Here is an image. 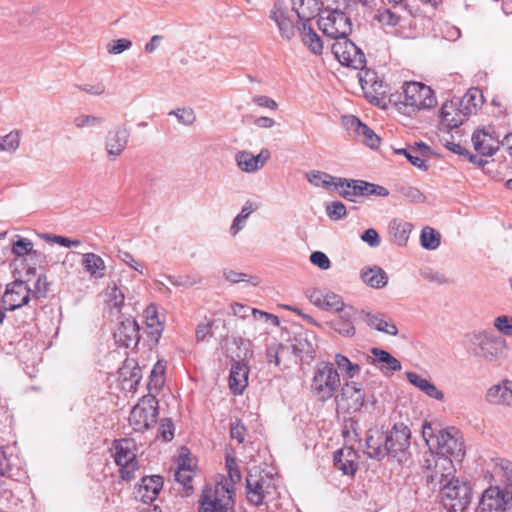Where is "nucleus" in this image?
Instances as JSON below:
<instances>
[{
  "label": "nucleus",
  "instance_id": "obj_1",
  "mask_svg": "<svg viewBox=\"0 0 512 512\" xmlns=\"http://www.w3.org/2000/svg\"><path fill=\"white\" fill-rule=\"evenodd\" d=\"M410 440L411 431L403 423H395L387 431L369 430L365 454L377 461L391 457L398 463H406L410 457Z\"/></svg>",
  "mask_w": 512,
  "mask_h": 512
},
{
  "label": "nucleus",
  "instance_id": "obj_2",
  "mask_svg": "<svg viewBox=\"0 0 512 512\" xmlns=\"http://www.w3.org/2000/svg\"><path fill=\"white\" fill-rule=\"evenodd\" d=\"M389 103L403 114L411 115L422 109H430L437 103L433 90L421 82H405L402 92L389 96Z\"/></svg>",
  "mask_w": 512,
  "mask_h": 512
},
{
  "label": "nucleus",
  "instance_id": "obj_3",
  "mask_svg": "<svg viewBox=\"0 0 512 512\" xmlns=\"http://www.w3.org/2000/svg\"><path fill=\"white\" fill-rule=\"evenodd\" d=\"M227 472L229 480L218 482L214 490L203 489L199 500V512H229L232 508L235 484L241 480V472L238 467Z\"/></svg>",
  "mask_w": 512,
  "mask_h": 512
},
{
  "label": "nucleus",
  "instance_id": "obj_4",
  "mask_svg": "<svg viewBox=\"0 0 512 512\" xmlns=\"http://www.w3.org/2000/svg\"><path fill=\"white\" fill-rule=\"evenodd\" d=\"M440 503L447 512H465L473 499V487L469 480L457 477L439 490Z\"/></svg>",
  "mask_w": 512,
  "mask_h": 512
},
{
  "label": "nucleus",
  "instance_id": "obj_5",
  "mask_svg": "<svg viewBox=\"0 0 512 512\" xmlns=\"http://www.w3.org/2000/svg\"><path fill=\"white\" fill-rule=\"evenodd\" d=\"M341 386L340 375L331 362H319L316 365L311 382L313 395L321 402H326L335 396Z\"/></svg>",
  "mask_w": 512,
  "mask_h": 512
},
{
  "label": "nucleus",
  "instance_id": "obj_6",
  "mask_svg": "<svg viewBox=\"0 0 512 512\" xmlns=\"http://www.w3.org/2000/svg\"><path fill=\"white\" fill-rule=\"evenodd\" d=\"M424 476L426 483L432 489H442L446 483L450 480L453 481L457 477L455 476L456 468L453 460L448 455H435L431 453L423 464Z\"/></svg>",
  "mask_w": 512,
  "mask_h": 512
},
{
  "label": "nucleus",
  "instance_id": "obj_7",
  "mask_svg": "<svg viewBox=\"0 0 512 512\" xmlns=\"http://www.w3.org/2000/svg\"><path fill=\"white\" fill-rule=\"evenodd\" d=\"M115 450L114 461L119 466L120 478L129 482L135 477L139 469L136 457V443L131 438L116 439L113 442Z\"/></svg>",
  "mask_w": 512,
  "mask_h": 512
},
{
  "label": "nucleus",
  "instance_id": "obj_8",
  "mask_svg": "<svg viewBox=\"0 0 512 512\" xmlns=\"http://www.w3.org/2000/svg\"><path fill=\"white\" fill-rule=\"evenodd\" d=\"M158 400L156 397L149 395L140 399V401L132 408L129 415V424L136 432H144L152 428L156 423L159 415Z\"/></svg>",
  "mask_w": 512,
  "mask_h": 512
},
{
  "label": "nucleus",
  "instance_id": "obj_9",
  "mask_svg": "<svg viewBox=\"0 0 512 512\" xmlns=\"http://www.w3.org/2000/svg\"><path fill=\"white\" fill-rule=\"evenodd\" d=\"M268 17L274 22L284 40L290 41L296 36L299 23L298 20L296 21V13L289 7L288 1L274 0Z\"/></svg>",
  "mask_w": 512,
  "mask_h": 512
},
{
  "label": "nucleus",
  "instance_id": "obj_10",
  "mask_svg": "<svg viewBox=\"0 0 512 512\" xmlns=\"http://www.w3.org/2000/svg\"><path fill=\"white\" fill-rule=\"evenodd\" d=\"M338 186L339 195L348 200L355 201L356 197L359 196H381L387 197L389 195V191L384 186L367 182L365 180L358 179H348V178H338Z\"/></svg>",
  "mask_w": 512,
  "mask_h": 512
},
{
  "label": "nucleus",
  "instance_id": "obj_11",
  "mask_svg": "<svg viewBox=\"0 0 512 512\" xmlns=\"http://www.w3.org/2000/svg\"><path fill=\"white\" fill-rule=\"evenodd\" d=\"M317 24L325 36L334 40L344 39L352 32L350 18L340 10L330 11L327 16L320 15Z\"/></svg>",
  "mask_w": 512,
  "mask_h": 512
},
{
  "label": "nucleus",
  "instance_id": "obj_12",
  "mask_svg": "<svg viewBox=\"0 0 512 512\" xmlns=\"http://www.w3.org/2000/svg\"><path fill=\"white\" fill-rule=\"evenodd\" d=\"M432 446L437 448L435 455H448L451 459L456 460H461L465 455L463 438L454 427L438 429L436 443H433Z\"/></svg>",
  "mask_w": 512,
  "mask_h": 512
},
{
  "label": "nucleus",
  "instance_id": "obj_13",
  "mask_svg": "<svg viewBox=\"0 0 512 512\" xmlns=\"http://www.w3.org/2000/svg\"><path fill=\"white\" fill-rule=\"evenodd\" d=\"M332 53L342 65L362 70L366 65V57L363 51L355 43L345 36L337 39L331 46Z\"/></svg>",
  "mask_w": 512,
  "mask_h": 512
},
{
  "label": "nucleus",
  "instance_id": "obj_14",
  "mask_svg": "<svg viewBox=\"0 0 512 512\" xmlns=\"http://www.w3.org/2000/svg\"><path fill=\"white\" fill-rule=\"evenodd\" d=\"M510 508H512V491L490 486L483 492L475 512H504Z\"/></svg>",
  "mask_w": 512,
  "mask_h": 512
},
{
  "label": "nucleus",
  "instance_id": "obj_15",
  "mask_svg": "<svg viewBox=\"0 0 512 512\" xmlns=\"http://www.w3.org/2000/svg\"><path fill=\"white\" fill-rule=\"evenodd\" d=\"M470 342L473 345L474 355L486 361H496L502 355V342L490 332L483 331L473 333L470 336Z\"/></svg>",
  "mask_w": 512,
  "mask_h": 512
},
{
  "label": "nucleus",
  "instance_id": "obj_16",
  "mask_svg": "<svg viewBox=\"0 0 512 512\" xmlns=\"http://www.w3.org/2000/svg\"><path fill=\"white\" fill-rule=\"evenodd\" d=\"M271 484L266 476L261 472L249 471L246 476V496L250 504L260 506L264 503L266 494L269 493Z\"/></svg>",
  "mask_w": 512,
  "mask_h": 512
},
{
  "label": "nucleus",
  "instance_id": "obj_17",
  "mask_svg": "<svg viewBox=\"0 0 512 512\" xmlns=\"http://www.w3.org/2000/svg\"><path fill=\"white\" fill-rule=\"evenodd\" d=\"M31 300L30 287L26 281L16 279L7 285L2 302L8 311H14L27 305Z\"/></svg>",
  "mask_w": 512,
  "mask_h": 512
},
{
  "label": "nucleus",
  "instance_id": "obj_18",
  "mask_svg": "<svg viewBox=\"0 0 512 512\" xmlns=\"http://www.w3.org/2000/svg\"><path fill=\"white\" fill-rule=\"evenodd\" d=\"M370 352L372 355L367 353L359 354L365 360V363L377 366L385 375L401 370L400 361L389 352L377 347L371 348Z\"/></svg>",
  "mask_w": 512,
  "mask_h": 512
},
{
  "label": "nucleus",
  "instance_id": "obj_19",
  "mask_svg": "<svg viewBox=\"0 0 512 512\" xmlns=\"http://www.w3.org/2000/svg\"><path fill=\"white\" fill-rule=\"evenodd\" d=\"M118 346L135 348L140 341V327L136 320L125 318L120 321L114 334Z\"/></svg>",
  "mask_w": 512,
  "mask_h": 512
},
{
  "label": "nucleus",
  "instance_id": "obj_20",
  "mask_svg": "<svg viewBox=\"0 0 512 512\" xmlns=\"http://www.w3.org/2000/svg\"><path fill=\"white\" fill-rule=\"evenodd\" d=\"M343 125L348 132H353L355 136L362 137V141L371 149H376L380 146V137L366 124L354 116L349 115L343 117Z\"/></svg>",
  "mask_w": 512,
  "mask_h": 512
},
{
  "label": "nucleus",
  "instance_id": "obj_21",
  "mask_svg": "<svg viewBox=\"0 0 512 512\" xmlns=\"http://www.w3.org/2000/svg\"><path fill=\"white\" fill-rule=\"evenodd\" d=\"M163 483V478L160 475L144 476L135 487V497L143 503H151L157 498Z\"/></svg>",
  "mask_w": 512,
  "mask_h": 512
},
{
  "label": "nucleus",
  "instance_id": "obj_22",
  "mask_svg": "<svg viewBox=\"0 0 512 512\" xmlns=\"http://www.w3.org/2000/svg\"><path fill=\"white\" fill-rule=\"evenodd\" d=\"M129 130L124 126H118L107 133L105 149L110 159L120 156L125 150L129 140Z\"/></svg>",
  "mask_w": 512,
  "mask_h": 512
},
{
  "label": "nucleus",
  "instance_id": "obj_23",
  "mask_svg": "<svg viewBox=\"0 0 512 512\" xmlns=\"http://www.w3.org/2000/svg\"><path fill=\"white\" fill-rule=\"evenodd\" d=\"M339 395H336L338 399ZM341 400L347 401V408L353 412H358L366 401V394L360 383L355 381H347L341 387Z\"/></svg>",
  "mask_w": 512,
  "mask_h": 512
},
{
  "label": "nucleus",
  "instance_id": "obj_24",
  "mask_svg": "<svg viewBox=\"0 0 512 512\" xmlns=\"http://www.w3.org/2000/svg\"><path fill=\"white\" fill-rule=\"evenodd\" d=\"M334 466L344 475H354L358 469V454L352 447H343L334 452Z\"/></svg>",
  "mask_w": 512,
  "mask_h": 512
},
{
  "label": "nucleus",
  "instance_id": "obj_25",
  "mask_svg": "<svg viewBox=\"0 0 512 512\" xmlns=\"http://www.w3.org/2000/svg\"><path fill=\"white\" fill-rule=\"evenodd\" d=\"M486 400L493 405L512 406V381L503 380L491 386L486 393Z\"/></svg>",
  "mask_w": 512,
  "mask_h": 512
},
{
  "label": "nucleus",
  "instance_id": "obj_26",
  "mask_svg": "<svg viewBox=\"0 0 512 512\" xmlns=\"http://www.w3.org/2000/svg\"><path fill=\"white\" fill-rule=\"evenodd\" d=\"M145 318L146 335L150 343V347L152 348L158 344L162 336L164 326L162 322L159 320L157 309L154 305H150L145 309Z\"/></svg>",
  "mask_w": 512,
  "mask_h": 512
},
{
  "label": "nucleus",
  "instance_id": "obj_27",
  "mask_svg": "<svg viewBox=\"0 0 512 512\" xmlns=\"http://www.w3.org/2000/svg\"><path fill=\"white\" fill-rule=\"evenodd\" d=\"M357 313L359 318L363 320L370 328L391 336H396L398 334L397 326L392 322L386 321L383 317V314H372L365 310L358 311Z\"/></svg>",
  "mask_w": 512,
  "mask_h": 512
},
{
  "label": "nucleus",
  "instance_id": "obj_28",
  "mask_svg": "<svg viewBox=\"0 0 512 512\" xmlns=\"http://www.w3.org/2000/svg\"><path fill=\"white\" fill-rule=\"evenodd\" d=\"M249 368L242 362H234L230 369L229 386L234 394H241L248 384Z\"/></svg>",
  "mask_w": 512,
  "mask_h": 512
},
{
  "label": "nucleus",
  "instance_id": "obj_29",
  "mask_svg": "<svg viewBox=\"0 0 512 512\" xmlns=\"http://www.w3.org/2000/svg\"><path fill=\"white\" fill-rule=\"evenodd\" d=\"M303 44L315 55H321L323 51V42L320 36L311 26V21L299 24L298 30Z\"/></svg>",
  "mask_w": 512,
  "mask_h": 512
},
{
  "label": "nucleus",
  "instance_id": "obj_30",
  "mask_svg": "<svg viewBox=\"0 0 512 512\" xmlns=\"http://www.w3.org/2000/svg\"><path fill=\"white\" fill-rule=\"evenodd\" d=\"M291 9L296 13L298 23L311 21L318 13L320 0H290Z\"/></svg>",
  "mask_w": 512,
  "mask_h": 512
},
{
  "label": "nucleus",
  "instance_id": "obj_31",
  "mask_svg": "<svg viewBox=\"0 0 512 512\" xmlns=\"http://www.w3.org/2000/svg\"><path fill=\"white\" fill-rule=\"evenodd\" d=\"M81 265L90 278L101 279L106 274V265L104 260L96 253L89 252L83 254Z\"/></svg>",
  "mask_w": 512,
  "mask_h": 512
},
{
  "label": "nucleus",
  "instance_id": "obj_32",
  "mask_svg": "<svg viewBox=\"0 0 512 512\" xmlns=\"http://www.w3.org/2000/svg\"><path fill=\"white\" fill-rule=\"evenodd\" d=\"M360 276L362 281L372 288L381 289L388 283L386 272L379 266L362 269Z\"/></svg>",
  "mask_w": 512,
  "mask_h": 512
},
{
  "label": "nucleus",
  "instance_id": "obj_33",
  "mask_svg": "<svg viewBox=\"0 0 512 512\" xmlns=\"http://www.w3.org/2000/svg\"><path fill=\"white\" fill-rule=\"evenodd\" d=\"M406 378L412 385L419 388L427 396L436 400H442L444 398L442 391H440L432 382L421 377L417 373L411 371L406 372Z\"/></svg>",
  "mask_w": 512,
  "mask_h": 512
},
{
  "label": "nucleus",
  "instance_id": "obj_34",
  "mask_svg": "<svg viewBox=\"0 0 512 512\" xmlns=\"http://www.w3.org/2000/svg\"><path fill=\"white\" fill-rule=\"evenodd\" d=\"M412 224L400 219H393L389 223V234L393 238V241L398 246L406 245L410 233L412 231Z\"/></svg>",
  "mask_w": 512,
  "mask_h": 512
},
{
  "label": "nucleus",
  "instance_id": "obj_35",
  "mask_svg": "<svg viewBox=\"0 0 512 512\" xmlns=\"http://www.w3.org/2000/svg\"><path fill=\"white\" fill-rule=\"evenodd\" d=\"M338 178L319 170H311L306 173V179L311 185L327 190H339Z\"/></svg>",
  "mask_w": 512,
  "mask_h": 512
},
{
  "label": "nucleus",
  "instance_id": "obj_36",
  "mask_svg": "<svg viewBox=\"0 0 512 512\" xmlns=\"http://www.w3.org/2000/svg\"><path fill=\"white\" fill-rule=\"evenodd\" d=\"M491 140H492L491 136H489L483 130L475 131L472 135V143H473L474 149L481 156H492L498 150V147H494L490 143Z\"/></svg>",
  "mask_w": 512,
  "mask_h": 512
},
{
  "label": "nucleus",
  "instance_id": "obj_37",
  "mask_svg": "<svg viewBox=\"0 0 512 512\" xmlns=\"http://www.w3.org/2000/svg\"><path fill=\"white\" fill-rule=\"evenodd\" d=\"M33 242L21 236H17V240L13 242L12 245V253L17 257H24L29 255L31 259L36 258L40 260L41 258H45V255L40 251L33 249Z\"/></svg>",
  "mask_w": 512,
  "mask_h": 512
},
{
  "label": "nucleus",
  "instance_id": "obj_38",
  "mask_svg": "<svg viewBox=\"0 0 512 512\" xmlns=\"http://www.w3.org/2000/svg\"><path fill=\"white\" fill-rule=\"evenodd\" d=\"M119 375L123 382H129V387L133 388L141 380V368L134 360L127 359L119 369Z\"/></svg>",
  "mask_w": 512,
  "mask_h": 512
},
{
  "label": "nucleus",
  "instance_id": "obj_39",
  "mask_svg": "<svg viewBox=\"0 0 512 512\" xmlns=\"http://www.w3.org/2000/svg\"><path fill=\"white\" fill-rule=\"evenodd\" d=\"M292 352L295 356L303 359L304 357L313 359L315 357V349L312 342L308 338V334L299 335L293 339L291 345Z\"/></svg>",
  "mask_w": 512,
  "mask_h": 512
},
{
  "label": "nucleus",
  "instance_id": "obj_40",
  "mask_svg": "<svg viewBox=\"0 0 512 512\" xmlns=\"http://www.w3.org/2000/svg\"><path fill=\"white\" fill-rule=\"evenodd\" d=\"M328 324L331 329L344 337H353L355 335L356 329L348 313L340 315Z\"/></svg>",
  "mask_w": 512,
  "mask_h": 512
},
{
  "label": "nucleus",
  "instance_id": "obj_41",
  "mask_svg": "<svg viewBox=\"0 0 512 512\" xmlns=\"http://www.w3.org/2000/svg\"><path fill=\"white\" fill-rule=\"evenodd\" d=\"M334 361L337 365V368L349 379L354 378L361 371V366L359 363L352 362L350 358L343 354H336Z\"/></svg>",
  "mask_w": 512,
  "mask_h": 512
},
{
  "label": "nucleus",
  "instance_id": "obj_42",
  "mask_svg": "<svg viewBox=\"0 0 512 512\" xmlns=\"http://www.w3.org/2000/svg\"><path fill=\"white\" fill-rule=\"evenodd\" d=\"M238 168L246 173H254L259 170L258 160L248 151H239L235 156Z\"/></svg>",
  "mask_w": 512,
  "mask_h": 512
},
{
  "label": "nucleus",
  "instance_id": "obj_43",
  "mask_svg": "<svg viewBox=\"0 0 512 512\" xmlns=\"http://www.w3.org/2000/svg\"><path fill=\"white\" fill-rule=\"evenodd\" d=\"M256 209L257 205H255L253 202L249 200L244 204L240 213L234 218L232 225L230 227V231L233 236H235L240 230L244 228L246 224V219Z\"/></svg>",
  "mask_w": 512,
  "mask_h": 512
},
{
  "label": "nucleus",
  "instance_id": "obj_44",
  "mask_svg": "<svg viewBox=\"0 0 512 512\" xmlns=\"http://www.w3.org/2000/svg\"><path fill=\"white\" fill-rule=\"evenodd\" d=\"M420 242L423 248L435 250L440 245L441 235L434 228L426 226L421 231Z\"/></svg>",
  "mask_w": 512,
  "mask_h": 512
},
{
  "label": "nucleus",
  "instance_id": "obj_45",
  "mask_svg": "<svg viewBox=\"0 0 512 512\" xmlns=\"http://www.w3.org/2000/svg\"><path fill=\"white\" fill-rule=\"evenodd\" d=\"M453 112L454 105L452 103H444L440 109L441 122L450 129L458 128L463 122L462 118L458 114L454 116Z\"/></svg>",
  "mask_w": 512,
  "mask_h": 512
},
{
  "label": "nucleus",
  "instance_id": "obj_46",
  "mask_svg": "<svg viewBox=\"0 0 512 512\" xmlns=\"http://www.w3.org/2000/svg\"><path fill=\"white\" fill-rule=\"evenodd\" d=\"M395 153L404 155L413 166L422 171H427L429 168L426 160L418 156L410 146L408 148L395 149Z\"/></svg>",
  "mask_w": 512,
  "mask_h": 512
},
{
  "label": "nucleus",
  "instance_id": "obj_47",
  "mask_svg": "<svg viewBox=\"0 0 512 512\" xmlns=\"http://www.w3.org/2000/svg\"><path fill=\"white\" fill-rule=\"evenodd\" d=\"M396 190L410 202L423 203L426 200L425 195L416 187L409 185H399L396 187Z\"/></svg>",
  "mask_w": 512,
  "mask_h": 512
},
{
  "label": "nucleus",
  "instance_id": "obj_48",
  "mask_svg": "<svg viewBox=\"0 0 512 512\" xmlns=\"http://www.w3.org/2000/svg\"><path fill=\"white\" fill-rule=\"evenodd\" d=\"M345 307L342 297L334 292H325L323 310L341 312Z\"/></svg>",
  "mask_w": 512,
  "mask_h": 512
},
{
  "label": "nucleus",
  "instance_id": "obj_49",
  "mask_svg": "<svg viewBox=\"0 0 512 512\" xmlns=\"http://www.w3.org/2000/svg\"><path fill=\"white\" fill-rule=\"evenodd\" d=\"M375 19L382 25L395 27L399 24L401 17L390 9H379Z\"/></svg>",
  "mask_w": 512,
  "mask_h": 512
},
{
  "label": "nucleus",
  "instance_id": "obj_50",
  "mask_svg": "<svg viewBox=\"0 0 512 512\" xmlns=\"http://www.w3.org/2000/svg\"><path fill=\"white\" fill-rule=\"evenodd\" d=\"M49 291V283L46 274L42 273L38 276L33 288H30L31 297L35 300L45 298Z\"/></svg>",
  "mask_w": 512,
  "mask_h": 512
},
{
  "label": "nucleus",
  "instance_id": "obj_51",
  "mask_svg": "<svg viewBox=\"0 0 512 512\" xmlns=\"http://www.w3.org/2000/svg\"><path fill=\"white\" fill-rule=\"evenodd\" d=\"M192 469L189 466H185V460L179 462L177 471L175 472V480L181 483L185 488H192Z\"/></svg>",
  "mask_w": 512,
  "mask_h": 512
},
{
  "label": "nucleus",
  "instance_id": "obj_52",
  "mask_svg": "<svg viewBox=\"0 0 512 512\" xmlns=\"http://www.w3.org/2000/svg\"><path fill=\"white\" fill-rule=\"evenodd\" d=\"M326 214L331 220L337 221L346 217L347 209L341 201H332L326 205Z\"/></svg>",
  "mask_w": 512,
  "mask_h": 512
},
{
  "label": "nucleus",
  "instance_id": "obj_53",
  "mask_svg": "<svg viewBox=\"0 0 512 512\" xmlns=\"http://www.w3.org/2000/svg\"><path fill=\"white\" fill-rule=\"evenodd\" d=\"M20 135L18 131H11L0 140V151L14 152L19 147Z\"/></svg>",
  "mask_w": 512,
  "mask_h": 512
},
{
  "label": "nucleus",
  "instance_id": "obj_54",
  "mask_svg": "<svg viewBox=\"0 0 512 512\" xmlns=\"http://www.w3.org/2000/svg\"><path fill=\"white\" fill-rule=\"evenodd\" d=\"M42 238L47 242H53L67 248L77 247L81 244L79 239L71 240L61 235L43 234Z\"/></svg>",
  "mask_w": 512,
  "mask_h": 512
},
{
  "label": "nucleus",
  "instance_id": "obj_55",
  "mask_svg": "<svg viewBox=\"0 0 512 512\" xmlns=\"http://www.w3.org/2000/svg\"><path fill=\"white\" fill-rule=\"evenodd\" d=\"M495 328L506 336H512V317L501 315L494 320Z\"/></svg>",
  "mask_w": 512,
  "mask_h": 512
},
{
  "label": "nucleus",
  "instance_id": "obj_56",
  "mask_svg": "<svg viewBox=\"0 0 512 512\" xmlns=\"http://www.w3.org/2000/svg\"><path fill=\"white\" fill-rule=\"evenodd\" d=\"M482 102V94L477 89L470 90L462 100V103L465 104L466 110H469L470 106L476 110Z\"/></svg>",
  "mask_w": 512,
  "mask_h": 512
},
{
  "label": "nucleus",
  "instance_id": "obj_57",
  "mask_svg": "<svg viewBox=\"0 0 512 512\" xmlns=\"http://www.w3.org/2000/svg\"><path fill=\"white\" fill-rule=\"evenodd\" d=\"M170 115H175L177 120L184 125H191L196 120V116L192 109H176L172 110Z\"/></svg>",
  "mask_w": 512,
  "mask_h": 512
},
{
  "label": "nucleus",
  "instance_id": "obj_58",
  "mask_svg": "<svg viewBox=\"0 0 512 512\" xmlns=\"http://www.w3.org/2000/svg\"><path fill=\"white\" fill-rule=\"evenodd\" d=\"M104 119L94 115H80L74 119V124L77 128H84L87 126H95L102 124Z\"/></svg>",
  "mask_w": 512,
  "mask_h": 512
},
{
  "label": "nucleus",
  "instance_id": "obj_59",
  "mask_svg": "<svg viewBox=\"0 0 512 512\" xmlns=\"http://www.w3.org/2000/svg\"><path fill=\"white\" fill-rule=\"evenodd\" d=\"M159 436L165 442H169L174 438V424L171 419L164 418L161 420Z\"/></svg>",
  "mask_w": 512,
  "mask_h": 512
},
{
  "label": "nucleus",
  "instance_id": "obj_60",
  "mask_svg": "<svg viewBox=\"0 0 512 512\" xmlns=\"http://www.w3.org/2000/svg\"><path fill=\"white\" fill-rule=\"evenodd\" d=\"M310 261L313 265L319 267L322 270H327L331 266V261L328 256L321 251H314L310 255Z\"/></svg>",
  "mask_w": 512,
  "mask_h": 512
},
{
  "label": "nucleus",
  "instance_id": "obj_61",
  "mask_svg": "<svg viewBox=\"0 0 512 512\" xmlns=\"http://www.w3.org/2000/svg\"><path fill=\"white\" fill-rule=\"evenodd\" d=\"M284 346L281 343H273L266 348V359L269 363H274L276 366L280 364L279 354Z\"/></svg>",
  "mask_w": 512,
  "mask_h": 512
},
{
  "label": "nucleus",
  "instance_id": "obj_62",
  "mask_svg": "<svg viewBox=\"0 0 512 512\" xmlns=\"http://www.w3.org/2000/svg\"><path fill=\"white\" fill-rule=\"evenodd\" d=\"M131 46L132 42L128 39L121 38L113 40L112 43L108 45V52L110 54H120L129 49Z\"/></svg>",
  "mask_w": 512,
  "mask_h": 512
},
{
  "label": "nucleus",
  "instance_id": "obj_63",
  "mask_svg": "<svg viewBox=\"0 0 512 512\" xmlns=\"http://www.w3.org/2000/svg\"><path fill=\"white\" fill-rule=\"evenodd\" d=\"M361 240L366 242L370 247H378L381 239L378 232L374 228H369L361 235Z\"/></svg>",
  "mask_w": 512,
  "mask_h": 512
},
{
  "label": "nucleus",
  "instance_id": "obj_64",
  "mask_svg": "<svg viewBox=\"0 0 512 512\" xmlns=\"http://www.w3.org/2000/svg\"><path fill=\"white\" fill-rule=\"evenodd\" d=\"M252 102L259 107L267 108L270 110H277L278 104L272 98L265 95H256L252 98Z\"/></svg>",
  "mask_w": 512,
  "mask_h": 512
}]
</instances>
